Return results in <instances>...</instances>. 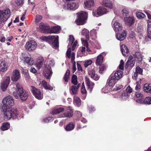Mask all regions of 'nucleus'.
<instances>
[{
	"mask_svg": "<svg viewBox=\"0 0 151 151\" xmlns=\"http://www.w3.org/2000/svg\"><path fill=\"white\" fill-rule=\"evenodd\" d=\"M3 105L2 107V111L5 119L9 120L11 118L16 119L19 115V113L17 109L13 108L11 109L10 106L14 104V101L12 97L9 95L5 97L2 100Z\"/></svg>",
	"mask_w": 151,
	"mask_h": 151,
	"instance_id": "nucleus-1",
	"label": "nucleus"
},
{
	"mask_svg": "<svg viewBox=\"0 0 151 151\" xmlns=\"http://www.w3.org/2000/svg\"><path fill=\"white\" fill-rule=\"evenodd\" d=\"M123 73L122 71L118 70L114 72L109 77L107 80V83L110 87H113L117 81L122 78Z\"/></svg>",
	"mask_w": 151,
	"mask_h": 151,
	"instance_id": "nucleus-2",
	"label": "nucleus"
},
{
	"mask_svg": "<svg viewBox=\"0 0 151 151\" xmlns=\"http://www.w3.org/2000/svg\"><path fill=\"white\" fill-rule=\"evenodd\" d=\"M16 91L13 93L14 96L16 99H18L19 97L22 100H26L28 97V92L23 90L22 86L18 83H16Z\"/></svg>",
	"mask_w": 151,
	"mask_h": 151,
	"instance_id": "nucleus-3",
	"label": "nucleus"
},
{
	"mask_svg": "<svg viewBox=\"0 0 151 151\" xmlns=\"http://www.w3.org/2000/svg\"><path fill=\"white\" fill-rule=\"evenodd\" d=\"M10 15V10L8 8L0 10V28L3 27L5 22L9 18Z\"/></svg>",
	"mask_w": 151,
	"mask_h": 151,
	"instance_id": "nucleus-4",
	"label": "nucleus"
},
{
	"mask_svg": "<svg viewBox=\"0 0 151 151\" xmlns=\"http://www.w3.org/2000/svg\"><path fill=\"white\" fill-rule=\"evenodd\" d=\"M54 64V60L52 59H48L47 60L46 65H45V68L43 71L44 75L45 77L47 79L51 76L52 72L51 67Z\"/></svg>",
	"mask_w": 151,
	"mask_h": 151,
	"instance_id": "nucleus-5",
	"label": "nucleus"
},
{
	"mask_svg": "<svg viewBox=\"0 0 151 151\" xmlns=\"http://www.w3.org/2000/svg\"><path fill=\"white\" fill-rule=\"evenodd\" d=\"M58 39L59 37L58 35L56 37L50 36H42L40 37V39L43 40L51 42L52 46L55 49H57L58 47Z\"/></svg>",
	"mask_w": 151,
	"mask_h": 151,
	"instance_id": "nucleus-6",
	"label": "nucleus"
},
{
	"mask_svg": "<svg viewBox=\"0 0 151 151\" xmlns=\"http://www.w3.org/2000/svg\"><path fill=\"white\" fill-rule=\"evenodd\" d=\"M78 16L75 22L77 25H82L86 23L87 18V14L84 11L80 12L77 14Z\"/></svg>",
	"mask_w": 151,
	"mask_h": 151,
	"instance_id": "nucleus-7",
	"label": "nucleus"
},
{
	"mask_svg": "<svg viewBox=\"0 0 151 151\" xmlns=\"http://www.w3.org/2000/svg\"><path fill=\"white\" fill-rule=\"evenodd\" d=\"M74 39V38L73 36L71 35L69 36V42L68 45V46L69 47L66 52V55L68 58H70L71 49L70 46L72 45V50H74L75 48L76 47L77 45V41H75L73 44Z\"/></svg>",
	"mask_w": 151,
	"mask_h": 151,
	"instance_id": "nucleus-8",
	"label": "nucleus"
},
{
	"mask_svg": "<svg viewBox=\"0 0 151 151\" xmlns=\"http://www.w3.org/2000/svg\"><path fill=\"white\" fill-rule=\"evenodd\" d=\"M37 46L36 42L34 40H30L27 42L25 45V49L29 51L34 50Z\"/></svg>",
	"mask_w": 151,
	"mask_h": 151,
	"instance_id": "nucleus-9",
	"label": "nucleus"
},
{
	"mask_svg": "<svg viewBox=\"0 0 151 151\" xmlns=\"http://www.w3.org/2000/svg\"><path fill=\"white\" fill-rule=\"evenodd\" d=\"M108 12V11L106 9L103 7L100 6L97 9L96 12H93V14L94 17H98L106 14Z\"/></svg>",
	"mask_w": 151,
	"mask_h": 151,
	"instance_id": "nucleus-10",
	"label": "nucleus"
},
{
	"mask_svg": "<svg viewBox=\"0 0 151 151\" xmlns=\"http://www.w3.org/2000/svg\"><path fill=\"white\" fill-rule=\"evenodd\" d=\"M31 92L36 98L39 99H42L43 95L39 89L35 88L33 86H31Z\"/></svg>",
	"mask_w": 151,
	"mask_h": 151,
	"instance_id": "nucleus-11",
	"label": "nucleus"
},
{
	"mask_svg": "<svg viewBox=\"0 0 151 151\" xmlns=\"http://www.w3.org/2000/svg\"><path fill=\"white\" fill-rule=\"evenodd\" d=\"M49 29L48 25L42 23H40L39 27L37 28V31L45 33H49Z\"/></svg>",
	"mask_w": 151,
	"mask_h": 151,
	"instance_id": "nucleus-12",
	"label": "nucleus"
},
{
	"mask_svg": "<svg viewBox=\"0 0 151 151\" xmlns=\"http://www.w3.org/2000/svg\"><path fill=\"white\" fill-rule=\"evenodd\" d=\"M20 77V73L19 70L17 69L13 70L11 76V80L14 82L17 81Z\"/></svg>",
	"mask_w": 151,
	"mask_h": 151,
	"instance_id": "nucleus-13",
	"label": "nucleus"
},
{
	"mask_svg": "<svg viewBox=\"0 0 151 151\" xmlns=\"http://www.w3.org/2000/svg\"><path fill=\"white\" fill-rule=\"evenodd\" d=\"M91 68V69L89 68L88 70V73L89 75L94 80L97 81L99 79V76H98L97 74H95L94 67H93Z\"/></svg>",
	"mask_w": 151,
	"mask_h": 151,
	"instance_id": "nucleus-14",
	"label": "nucleus"
},
{
	"mask_svg": "<svg viewBox=\"0 0 151 151\" xmlns=\"http://www.w3.org/2000/svg\"><path fill=\"white\" fill-rule=\"evenodd\" d=\"M10 78L9 76H6L4 78V81L2 82L1 86V88L3 91H4L7 88L9 84Z\"/></svg>",
	"mask_w": 151,
	"mask_h": 151,
	"instance_id": "nucleus-15",
	"label": "nucleus"
},
{
	"mask_svg": "<svg viewBox=\"0 0 151 151\" xmlns=\"http://www.w3.org/2000/svg\"><path fill=\"white\" fill-rule=\"evenodd\" d=\"M136 99V101L138 103L142 104L143 103L144 96L143 94L141 93L138 92H136L135 93V99Z\"/></svg>",
	"mask_w": 151,
	"mask_h": 151,
	"instance_id": "nucleus-16",
	"label": "nucleus"
},
{
	"mask_svg": "<svg viewBox=\"0 0 151 151\" xmlns=\"http://www.w3.org/2000/svg\"><path fill=\"white\" fill-rule=\"evenodd\" d=\"M124 20L125 24L129 26L132 25L134 23L135 21L134 18L132 17H126L124 18Z\"/></svg>",
	"mask_w": 151,
	"mask_h": 151,
	"instance_id": "nucleus-17",
	"label": "nucleus"
},
{
	"mask_svg": "<svg viewBox=\"0 0 151 151\" xmlns=\"http://www.w3.org/2000/svg\"><path fill=\"white\" fill-rule=\"evenodd\" d=\"M80 84L78 83L77 85H73L70 88V91L71 94L74 95L78 93V90L80 87Z\"/></svg>",
	"mask_w": 151,
	"mask_h": 151,
	"instance_id": "nucleus-18",
	"label": "nucleus"
},
{
	"mask_svg": "<svg viewBox=\"0 0 151 151\" xmlns=\"http://www.w3.org/2000/svg\"><path fill=\"white\" fill-rule=\"evenodd\" d=\"M114 23V29L116 32H119L122 29V25L117 22H115V19H114L112 21V23Z\"/></svg>",
	"mask_w": 151,
	"mask_h": 151,
	"instance_id": "nucleus-19",
	"label": "nucleus"
},
{
	"mask_svg": "<svg viewBox=\"0 0 151 151\" xmlns=\"http://www.w3.org/2000/svg\"><path fill=\"white\" fill-rule=\"evenodd\" d=\"M8 68V65L5 61L3 59L0 60V71L4 72L6 71Z\"/></svg>",
	"mask_w": 151,
	"mask_h": 151,
	"instance_id": "nucleus-20",
	"label": "nucleus"
},
{
	"mask_svg": "<svg viewBox=\"0 0 151 151\" xmlns=\"http://www.w3.org/2000/svg\"><path fill=\"white\" fill-rule=\"evenodd\" d=\"M39 86L41 87L43 86L46 89L50 90H52L53 89V88L50 86L49 84H47V83L44 80L40 82Z\"/></svg>",
	"mask_w": 151,
	"mask_h": 151,
	"instance_id": "nucleus-21",
	"label": "nucleus"
},
{
	"mask_svg": "<svg viewBox=\"0 0 151 151\" xmlns=\"http://www.w3.org/2000/svg\"><path fill=\"white\" fill-rule=\"evenodd\" d=\"M102 4L110 9H111L113 7L112 3L110 0H103Z\"/></svg>",
	"mask_w": 151,
	"mask_h": 151,
	"instance_id": "nucleus-22",
	"label": "nucleus"
},
{
	"mask_svg": "<svg viewBox=\"0 0 151 151\" xmlns=\"http://www.w3.org/2000/svg\"><path fill=\"white\" fill-rule=\"evenodd\" d=\"M78 6L75 2H70L67 4V9H68L75 10L78 8Z\"/></svg>",
	"mask_w": 151,
	"mask_h": 151,
	"instance_id": "nucleus-23",
	"label": "nucleus"
},
{
	"mask_svg": "<svg viewBox=\"0 0 151 151\" xmlns=\"http://www.w3.org/2000/svg\"><path fill=\"white\" fill-rule=\"evenodd\" d=\"M73 115V111L69 107L68 108V111L67 113H64L60 115V117H70Z\"/></svg>",
	"mask_w": 151,
	"mask_h": 151,
	"instance_id": "nucleus-24",
	"label": "nucleus"
},
{
	"mask_svg": "<svg viewBox=\"0 0 151 151\" xmlns=\"http://www.w3.org/2000/svg\"><path fill=\"white\" fill-rule=\"evenodd\" d=\"M105 54V53L103 52L99 55L97 57L96 63L97 65H100L103 62V56Z\"/></svg>",
	"mask_w": 151,
	"mask_h": 151,
	"instance_id": "nucleus-25",
	"label": "nucleus"
},
{
	"mask_svg": "<svg viewBox=\"0 0 151 151\" xmlns=\"http://www.w3.org/2000/svg\"><path fill=\"white\" fill-rule=\"evenodd\" d=\"M86 82L88 89L89 90L90 92L91 91L94 85V83L93 82H91L89 79L87 77L86 78Z\"/></svg>",
	"mask_w": 151,
	"mask_h": 151,
	"instance_id": "nucleus-26",
	"label": "nucleus"
},
{
	"mask_svg": "<svg viewBox=\"0 0 151 151\" xmlns=\"http://www.w3.org/2000/svg\"><path fill=\"white\" fill-rule=\"evenodd\" d=\"M121 50L122 55L124 56H127L129 53L128 48L125 45H122L121 46Z\"/></svg>",
	"mask_w": 151,
	"mask_h": 151,
	"instance_id": "nucleus-27",
	"label": "nucleus"
},
{
	"mask_svg": "<svg viewBox=\"0 0 151 151\" xmlns=\"http://www.w3.org/2000/svg\"><path fill=\"white\" fill-rule=\"evenodd\" d=\"M126 35V31L124 30L122 33H119L116 35V37L117 39L120 41L123 40L125 38Z\"/></svg>",
	"mask_w": 151,
	"mask_h": 151,
	"instance_id": "nucleus-28",
	"label": "nucleus"
},
{
	"mask_svg": "<svg viewBox=\"0 0 151 151\" xmlns=\"http://www.w3.org/2000/svg\"><path fill=\"white\" fill-rule=\"evenodd\" d=\"M44 60V59L42 57H40L38 58L36 64V66L38 69L42 67Z\"/></svg>",
	"mask_w": 151,
	"mask_h": 151,
	"instance_id": "nucleus-29",
	"label": "nucleus"
},
{
	"mask_svg": "<svg viewBox=\"0 0 151 151\" xmlns=\"http://www.w3.org/2000/svg\"><path fill=\"white\" fill-rule=\"evenodd\" d=\"M61 27L60 26H54L51 29L50 28L49 32L50 33H57L58 31L60 30Z\"/></svg>",
	"mask_w": 151,
	"mask_h": 151,
	"instance_id": "nucleus-30",
	"label": "nucleus"
},
{
	"mask_svg": "<svg viewBox=\"0 0 151 151\" xmlns=\"http://www.w3.org/2000/svg\"><path fill=\"white\" fill-rule=\"evenodd\" d=\"M75 125L73 123L71 122L68 123L65 127V129L67 131H70L72 130L74 128Z\"/></svg>",
	"mask_w": 151,
	"mask_h": 151,
	"instance_id": "nucleus-31",
	"label": "nucleus"
},
{
	"mask_svg": "<svg viewBox=\"0 0 151 151\" xmlns=\"http://www.w3.org/2000/svg\"><path fill=\"white\" fill-rule=\"evenodd\" d=\"M24 61L28 65H32L34 63V61L32 58L27 57L24 58Z\"/></svg>",
	"mask_w": 151,
	"mask_h": 151,
	"instance_id": "nucleus-32",
	"label": "nucleus"
},
{
	"mask_svg": "<svg viewBox=\"0 0 151 151\" xmlns=\"http://www.w3.org/2000/svg\"><path fill=\"white\" fill-rule=\"evenodd\" d=\"M81 91L83 95L82 96V99L84 100L86 99V97L87 91L83 83L82 84V87L81 89Z\"/></svg>",
	"mask_w": 151,
	"mask_h": 151,
	"instance_id": "nucleus-33",
	"label": "nucleus"
},
{
	"mask_svg": "<svg viewBox=\"0 0 151 151\" xmlns=\"http://www.w3.org/2000/svg\"><path fill=\"white\" fill-rule=\"evenodd\" d=\"M64 109L63 108H55L52 109L51 113L52 114H55L62 111Z\"/></svg>",
	"mask_w": 151,
	"mask_h": 151,
	"instance_id": "nucleus-34",
	"label": "nucleus"
},
{
	"mask_svg": "<svg viewBox=\"0 0 151 151\" xmlns=\"http://www.w3.org/2000/svg\"><path fill=\"white\" fill-rule=\"evenodd\" d=\"M85 6L86 8H90L93 6L94 1L93 0H89L84 2Z\"/></svg>",
	"mask_w": 151,
	"mask_h": 151,
	"instance_id": "nucleus-35",
	"label": "nucleus"
},
{
	"mask_svg": "<svg viewBox=\"0 0 151 151\" xmlns=\"http://www.w3.org/2000/svg\"><path fill=\"white\" fill-rule=\"evenodd\" d=\"M81 34L82 35H85L87 40L89 39V31L88 30L85 28L83 29L81 32Z\"/></svg>",
	"mask_w": 151,
	"mask_h": 151,
	"instance_id": "nucleus-36",
	"label": "nucleus"
},
{
	"mask_svg": "<svg viewBox=\"0 0 151 151\" xmlns=\"http://www.w3.org/2000/svg\"><path fill=\"white\" fill-rule=\"evenodd\" d=\"M78 52V55L80 57H81L83 56H85V54L86 51V48L85 47H82L81 49H80Z\"/></svg>",
	"mask_w": 151,
	"mask_h": 151,
	"instance_id": "nucleus-37",
	"label": "nucleus"
},
{
	"mask_svg": "<svg viewBox=\"0 0 151 151\" xmlns=\"http://www.w3.org/2000/svg\"><path fill=\"white\" fill-rule=\"evenodd\" d=\"M129 97V95L127 93L123 91L121 94L119 96V98L121 100H125L127 99Z\"/></svg>",
	"mask_w": 151,
	"mask_h": 151,
	"instance_id": "nucleus-38",
	"label": "nucleus"
},
{
	"mask_svg": "<svg viewBox=\"0 0 151 151\" xmlns=\"http://www.w3.org/2000/svg\"><path fill=\"white\" fill-rule=\"evenodd\" d=\"M147 32V37L151 39V22L150 21L148 22Z\"/></svg>",
	"mask_w": 151,
	"mask_h": 151,
	"instance_id": "nucleus-39",
	"label": "nucleus"
},
{
	"mask_svg": "<svg viewBox=\"0 0 151 151\" xmlns=\"http://www.w3.org/2000/svg\"><path fill=\"white\" fill-rule=\"evenodd\" d=\"M144 90L147 92L151 91V84H145L144 86Z\"/></svg>",
	"mask_w": 151,
	"mask_h": 151,
	"instance_id": "nucleus-40",
	"label": "nucleus"
},
{
	"mask_svg": "<svg viewBox=\"0 0 151 151\" xmlns=\"http://www.w3.org/2000/svg\"><path fill=\"white\" fill-rule=\"evenodd\" d=\"M73 102L74 104L78 106L81 105V100L79 98L77 97H75L74 98Z\"/></svg>",
	"mask_w": 151,
	"mask_h": 151,
	"instance_id": "nucleus-41",
	"label": "nucleus"
},
{
	"mask_svg": "<svg viewBox=\"0 0 151 151\" xmlns=\"http://www.w3.org/2000/svg\"><path fill=\"white\" fill-rule=\"evenodd\" d=\"M134 56L137 58L138 61L139 62H140L142 61V58L141 54L139 52H135Z\"/></svg>",
	"mask_w": 151,
	"mask_h": 151,
	"instance_id": "nucleus-42",
	"label": "nucleus"
},
{
	"mask_svg": "<svg viewBox=\"0 0 151 151\" xmlns=\"http://www.w3.org/2000/svg\"><path fill=\"white\" fill-rule=\"evenodd\" d=\"M81 40L82 44L84 46H86L87 48L86 51L88 52H91V50L90 49L89 47L88 46V43L87 40H84L83 39L81 38Z\"/></svg>",
	"mask_w": 151,
	"mask_h": 151,
	"instance_id": "nucleus-43",
	"label": "nucleus"
},
{
	"mask_svg": "<svg viewBox=\"0 0 151 151\" xmlns=\"http://www.w3.org/2000/svg\"><path fill=\"white\" fill-rule=\"evenodd\" d=\"M143 103L142 104H151V97H147L145 99H143Z\"/></svg>",
	"mask_w": 151,
	"mask_h": 151,
	"instance_id": "nucleus-44",
	"label": "nucleus"
},
{
	"mask_svg": "<svg viewBox=\"0 0 151 151\" xmlns=\"http://www.w3.org/2000/svg\"><path fill=\"white\" fill-rule=\"evenodd\" d=\"M72 83L74 84V85H77L78 84V79L77 76L75 75H73L72 76Z\"/></svg>",
	"mask_w": 151,
	"mask_h": 151,
	"instance_id": "nucleus-45",
	"label": "nucleus"
},
{
	"mask_svg": "<svg viewBox=\"0 0 151 151\" xmlns=\"http://www.w3.org/2000/svg\"><path fill=\"white\" fill-rule=\"evenodd\" d=\"M10 127L9 124L8 123H4L3 124L2 126L1 127V129L3 131L7 130Z\"/></svg>",
	"mask_w": 151,
	"mask_h": 151,
	"instance_id": "nucleus-46",
	"label": "nucleus"
},
{
	"mask_svg": "<svg viewBox=\"0 0 151 151\" xmlns=\"http://www.w3.org/2000/svg\"><path fill=\"white\" fill-rule=\"evenodd\" d=\"M134 64V60H127L126 63L125 68H127L128 65L130 67H133Z\"/></svg>",
	"mask_w": 151,
	"mask_h": 151,
	"instance_id": "nucleus-47",
	"label": "nucleus"
},
{
	"mask_svg": "<svg viewBox=\"0 0 151 151\" xmlns=\"http://www.w3.org/2000/svg\"><path fill=\"white\" fill-rule=\"evenodd\" d=\"M70 71L69 70H67L64 76V79L65 82H68L69 78Z\"/></svg>",
	"mask_w": 151,
	"mask_h": 151,
	"instance_id": "nucleus-48",
	"label": "nucleus"
},
{
	"mask_svg": "<svg viewBox=\"0 0 151 151\" xmlns=\"http://www.w3.org/2000/svg\"><path fill=\"white\" fill-rule=\"evenodd\" d=\"M124 86L122 85H118L114 89V91H120L124 89Z\"/></svg>",
	"mask_w": 151,
	"mask_h": 151,
	"instance_id": "nucleus-49",
	"label": "nucleus"
},
{
	"mask_svg": "<svg viewBox=\"0 0 151 151\" xmlns=\"http://www.w3.org/2000/svg\"><path fill=\"white\" fill-rule=\"evenodd\" d=\"M136 14L137 17L139 19L143 18L145 17L144 14L140 12H137Z\"/></svg>",
	"mask_w": 151,
	"mask_h": 151,
	"instance_id": "nucleus-50",
	"label": "nucleus"
},
{
	"mask_svg": "<svg viewBox=\"0 0 151 151\" xmlns=\"http://www.w3.org/2000/svg\"><path fill=\"white\" fill-rule=\"evenodd\" d=\"M92 60H86L84 62V65L85 68H87L92 63Z\"/></svg>",
	"mask_w": 151,
	"mask_h": 151,
	"instance_id": "nucleus-51",
	"label": "nucleus"
},
{
	"mask_svg": "<svg viewBox=\"0 0 151 151\" xmlns=\"http://www.w3.org/2000/svg\"><path fill=\"white\" fill-rule=\"evenodd\" d=\"M106 69V67L104 65L100 66L99 67V73H102L103 72L105 71Z\"/></svg>",
	"mask_w": 151,
	"mask_h": 151,
	"instance_id": "nucleus-52",
	"label": "nucleus"
},
{
	"mask_svg": "<svg viewBox=\"0 0 151 151\" xmlns=\"http://www.w3.org/2000/svg\"><path fill=\"white\" fill-rule=\"evenodd\" d=\"M24 0H16L15 1L16 6H22L23 4Z\"/></svg>",
	"mask_w": 151,
	"mask_h": 151,
	"instance_id": "nucleus-53",
	"label": "nucleus"
},
{
	"mask_svg": "<svg viewBox=\"0 0 151 151\" xmlns=\"http://www.w3.org/2000/svg\"><path fill=\"white\" fill-rule=\"evenodd\" d=\"M42 18V16L40 15H37L36 17L35 22L36 24L38 23L41 21Z\"/></svg>",
	"mask_w": 151,
	"mask_h": 151,
	"instance_id": "nucleus-54",
	"label": "nucleus"
},
{
	"mask_svg": "<svg viewBox=\"0 0 151 151\" xmlns=\"http://www.w3.org/2000/svg\"><path fill=\"white\" fill-rule=\"evenodd\" d=\"M135 71L138 74L142 75L143 70L140 67L138 66L136 67L135 69Z\"/></svg>",
	"mask_w": 151,
	"mask_h": 151,
	"instance_id": "nucleus-55",
	"label": "nucleus"
},
{
	"mask_svg": "<svg viewBox=\"0 0 151 151\" xmlns=\"http://www.w3.org/2000/svg\"><path fill=\"white\" fill-rule=\"evenodd\" d=\"M53 120V118L52 117H48L45 119H43L42 120V122H49L51 120Z\"/></svg>",
	"mask_w": 151,
	"mask_h": 151,
	"instance_id": "nucleus-56",
	"label": "nucleus"
},
{
	"mask_svg": "<svg viewBox=\"0 0 151 151\" xmlns=\"http://www.w3.org/2000/svg\"><path fill=\"white\" fill-rule=\"evenodd\" d=\"M97 33L96 30L95 29H93L91 31L90 34L91 35V36H93L94 37V39L96 37V35Z\"/></svg>",
	"mask_w": 151,
	"mask_h": 151,
	"instance_id": "nucleus-57",
	"label": "nucleus"
},
{
	"mask_svg": "<svg viewBox=\"0 0 151 151\" xmlns=\"http://www.w3.org/2000/svg\"><path fill=\"white\" fill-rule=\"evenodd\" d=\"M124 63L122 60H121L120 61V63L119 65V68L120 69L123 70L124 69Z\"/></svg>",
	"mask_w": 151,
	"mask_h": 151,
	"instance_id": "nucleus-58",
	"label": "nucleus"
},
{
	"mask_svg": "<svg viewBox=\"0 0 151 151\" xmlns=\"http://www.w3.org/2000/svg\"><path fill=\"white\" fill-rule=\"evenodd\" d=\"M122 12L124 17L127 16L129 14V12L126 9H123L122 10Z\"/></svg>",
	"mask_w": 151,
	"mask_h": 151,
	"instance_id": "nucleus-59",
	"label": "nucleus"
},
{
	"mask_svg": "<svg viewBox=\"0 0 151 151\" xmlns=\"http://www.w3.org/2000/svg\"><path fill=\"white\" fill-rule=\"evenodd\" d=\"M127 91L126 93H131L132 91V89L131 87L129 85L127 88L126 89Z\"/></svg>",
	"mask_w": 151,
	"mask_h": 151,
	"instance_id": "nucleus-60",
	"label": "nucleus"
},
{
	"mask_svg": "<svg viewBox=\"0 0 151 151\" xmlns=\"http://www.w3.org/2000/svg\"><path fill=\"white\" fill-rule=\"evenodd\" d=\"M76 62H74V63H73V68H72L73 73L75 72L76 70Z\"/></svg>",
	"mask_w": 151,
	"mask_h": 151,
	"instance_id": "nucleus-61",
	"label": "nucleus"
},
{
	"mask_svg": "<svg viewBox=\"0 0 151 151\" xmlns=\"http://www.w3.org/2000/svg\"><path fill=\"white\" fill-rule=\"evenodd\" d=\"M77 65L78 70L82 71V68L80 64H79L78 63H77Z\"/></svg>",
	"mask_w": 151,
	"mask_h": 151,
	"instance_id": "nucleus-62",
	"label": "nucleus"
},
{
	"mask_svg": "<svg viewBox=\"0 0 151 151\" xmlns=\"http://www.w3.org/2000/svg\"><path fill=\"white\" fill-rule=\"evenodd\" d=\"M30 71L32 73H36L37 72L36 70L34 68H31L30 69Z\"/></svg>",
	"mask_w": 151,
	"mask_h": 151,
	"instance_id": "nucleus-63",
	"label": "nucleus"
},
{
	"mask_svg": "<svg viewBox=\"0 0 151 151\" xmlns=\"http://www.w3.org/2000/svg\"><path fill=\"white\" fill-rule=\"evenodd\" d=\"M140 85L137 82V85L136 86L135 89L136 90H137L140 88Z\"/></svg>",
	"mask_w": 151,
	"mask_h": 151,
	"instance_id": "nucleus-64",
	"label": "nucleus"
}]
</instances>
